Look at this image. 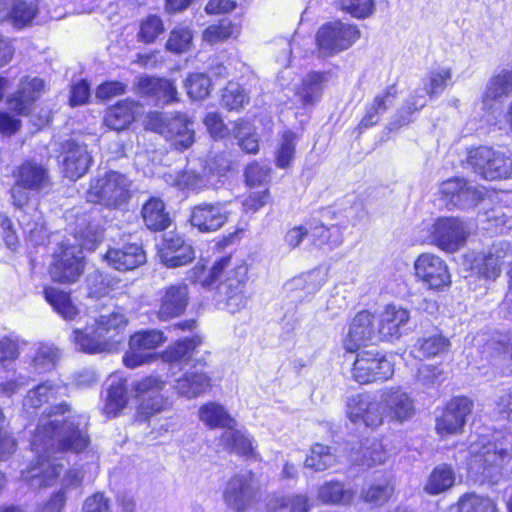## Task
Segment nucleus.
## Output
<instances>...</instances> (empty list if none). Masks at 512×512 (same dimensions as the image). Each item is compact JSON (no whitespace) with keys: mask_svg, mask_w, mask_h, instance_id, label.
<instances>
[{"mask_svg":"<svg viewBox=\"0 0 512 512\" xmlns=\"http://www.w3.org/2000/svg\"><path fill=\"white\" fill-rule=\"evenodd\" d=\"M87 426L88 417L72 415L66 402L47 407L31 440L36 457L22 471V479L32 489L52 486L65 468L57 454L85 450L90 444Z\"/></svg>","mask_w":512,"mask_h":512,"instance_id":"obj_1","label":"nucleus"},{"mask_svg":"<svg viewBox=\"0 0 512 512\" xmlns=\"http://www.w3.org/2000/svg\"><path fill=\"white\" fill-rule=\"evenodd\" d=\"M128 324L125 313L118 307L101 313L93 325L73 331L71 340L80 351L96 354L110 352L121 342V334Z\"/></svg>","mask_w":512,"mask_h":512,"instance_id":"obj_2","label":"nucleus"},{"mask_svg":"<svg viewBox=\"0 0 512 512\" xmlns=\"http://www.w3.org/2000/svg\"><path fill=\"white\" fill-rule=\"evenodd\" d=\"M470 454L469 472L479 477L481 481L497 482L504 466L512 459L509 445L498 441L496 437L492 440L483 438L479 442L472 443Z\"/></svg>","mask_w":512,"mask_h":512,"instance_id":"obj_3","label":"nucleus"},{"mask_svg":"<svg viewBox=\"0 0 512 512\" xmlns=\"http://www.w3.org/2000/svg\"><path fill=\"white\" fill-rule=\"evenodd\" d=\"M13 177L10 196L12 205L17 209H23L33 200H38V197L47 194L53 185L48 169L32 160L19 165Z\"/></svg>","mask_w":512,"mask_h":512,"instance_id":"obj_4","label":"nucleus"},{"mask_svg":"<svg viewBox=\"0 0 512 512\" xmlns=\"http://www.w3.org/2000/svg\"><path fill=\"white\" fill-rule=\"evenodd\" d=\"M452 77L453 73L451 67H433L428 72L426 79L423 82L424 88L415 90L414 93L406 100L395 119L390 121L388 129L390 131H394L411 122L412 114L426 105L427 101L425 95H428L430 98L438 97L448 86L453 84Z\"/></svg>","mask_w":512,"mask_h":512,"instance_id":"obj_5","label":"nucleus"},{"mask_svg":"<svg viewBox=\"0 0 512 512\" xmlns=\"http://www.w3.org/2000/svg\"><path fill=\"white\" fill-rule=\"evenodd\" d=\"M131 196L132 181L117 171H109L93 179L87 192L88 201L109 208H118L127 204Z\"/></svg>","mask_w":512,"mask_h":512,"instance_id":"obj_6","label":"nucleus"},{"mask_svg":"<svg viewBox=\"0 0 512 512\" xmlns=\"http://www.w3.org/2000/svg\"><path fill=\"white\" fill-rule=\"evenodd\" d=\"M146 126L164 136L177 150L188 149L194 142L193 121L185 114L175 113L164 117L153 112L148 115Z\"/></svg>","mask_w":512,"mask_h":512,"instance_id":"obj_7","label":"nucleus"},{"mask_svg":"<svg viewBox=\"0 0 512 512\" xmlns=\"http://www.w3.org/2000/svg\"><path fill=\"white\" fill-rule=\"evenodd\" d=\"M360 30L356 25L334 21L322 25L315 40L321 56L330 57L349 49L359 38Z\"/></svg>","mask_w":512,"mask_h":512,"instance_id":"obj_8","label":"nucleus"},{"mask_svg":"<svg viewBox=\"0 0 512 512\" xmlns=\"http://www.w3.org/2000/svg\"><path fill=\"white\" fill-rule=\"evenodd\" d=\"M84 255L74 244L60 243L53 255L49 273L53 281L71 284L79 280L84 272Z\"/></svg>","mask_w":512,"mask_h":512,"instance_id":"obj_9","label":"nucleus"},{"mask_svg":"<svg viewBox=\"0 0 512 512\" xmlns=\"http://www.w3.org/2000/svg\"><path fill=\"white\" fill-rule=\"evenodd\" d=\"M468 163L475 173L487 180L509 178L512 176V161L504 154L490 147L482 146L470 151Z\"/></svg>","mask_w":512,"mask_h":512,"instance_id":"obj_10","label":"nucleus"},{"mask_svg":"<svg viewBox=\"0 0 512 512\" xmlns=\"http://www.w3.org/2000/svg\"><path fill=\"white\" fill-rule=\"evenodd\" d=\"M258 495V482L251 471H246L228 480L223 499L232 510L244 512L257 500Z\"/></svg>","mask_w":512,"mask_h":512,"instance_id":"obj_11","label":"nucleus"},{"mask_svg":"<svg viewBox=\"0 0 512 512\" xmlns=\"http://www.w3.org/2000/svg\"><path fill=\"white\" fill-rule=\"evenodd\" d=\"M394 373L393 364L382 353L372 349L357 354L352 376L360 384L385 381Z\"/></svg>","mask_w":512,"mask_h":512,"instance_id":"obj_12","label":"nucleus"},{"mask_svg":"<svg viewBox=\"0 0 512 512\" xmlns=\"http://www.w3.org/2000/svg\"><path fill=\"white\" fill-rule=\"evenodd\" d=\"M247 266L238 264L229 270L226 279L217 287L218 302H223L230 313H236L245 308L248 303L246 293Z\"/></svg>","mask_w":512,"mask_h":512,"instance_id":"obj_13","label":"nucleus"},{"mask_svg":"<svg viewBox=\"0 0 512 512\" xmlns=\"http://www.w3.org/2000/svg\"><path fill=\"white\" fill-rule=\"evenodd\" d=\"M469 234L464 222L455 217L438 218L431 227V242L447 252H455L466 242Z\"/></svg>","mask_w":512,"mask_h":512,"instance_id":"obj_14","label":"nucleus"},{"mask_svg":"<svg viewBox=\"0 0 512 512\" xmlns=\"http://www.w3.org/2000/svg\"><path fill=\"white\" fill-rule=\"evenodd\" d=\"M347 415L354 424L371 428L381 426L386 417L381 396L377 400L368 394L352 396L347 402Z\"/></svg>","mask_w":512,"mask_h":512,"instance_id":"obj_15","label":"nucleus"},{"mask_svg":"<svg viewBox=\"0 0 512 512\" xmlns=\"http://www.w3.org/2000/svg\"><path fill=\"white\" fill-rule=\"evenodd\" d=\"M166 338L160 330H141L130 337L129 350L123 357L124 364L136 368L152 359V350L156 349Z\"/></svg>","mask_w":512,"mask_h":512,"instance_id":"obj_16","label":"nucleus"},{"mask_svg":"<svg viewBox=\"0 0 512 512\" xmlns=\"http://www.w3.org/2000/svg\"><path fill=\"white\" fill-rule=\"evenodd\" d=\"M386 418L402 424L411 420L416 414L413 397L401 387H387L380 391Z\"/></svg>","mask_w":512,"mask_h":512,"instance_id":"obj_17","label":"nucleus"},{"mask_svg":"<svg viewBox=\"0 0 512 512\" xmlns=\"http://www.w3.org/2000/svg\"><path fill=\"white\" fill-rule=\"evenodd\" d=\"M473 411V402L468 397H455L451 399L441 416L436 419V432L440 436L460 433Z\"/></svg>","mask_w":512,"mask_h":512,"instance_id":"obj_18","label":"nucleus"},{"mask_svg":"<svg viewBox=\"0 0 512 512\" xmlns=\"http://www.w3.org/2000/svg\"><path fill=\"white\" fill-rule=\"evenodd\" d=\"M228 202H202L191 209L190 223L200 232L210 233L222 228L228 221Z\"/></svg>","mask_w":512,"mask_h":512,"instance_id":"obj_19","label":"nucleus"},{"mask_svg":"<svg viewBox=\"0 0 512 512\" xmlns=\"http://www.w3.org/2000/svg\"><path fill=\"white\" fill-rule=\"evenodd\" d=\"M415 274L430 289H442L449 286L451 276L445 261L437 255L423 253L414 264Z\"/></svg>","mask_w":512,"mask_h":512,"instance_id":"obj_20","label":"nucleus"},{"mask_svg":"<svg viewBox=\"0 0 512 512\" xmlns=\"http://www.w3.org/2000/svg\"><path fill=\"white\" fill-rule=\"evenodd\" d=\"M378 327L375 325L374 316L366 311L358 312L353 318L346 338L343 341L347 352H355L366 343L380 342Z\"/></svg>","mask_w":512,"mask_h":512,"instance_id":"obj_21","label":"nucleus"},{"mask_svg":"<svg viewBox=\"0 0 512 512\" xmlns=\"http://www.w3.org/2000/svg\"><path fill=\"white\" fill-rule=\"evenodd\" d=\"M165 383L156 376H148L135 385L137 396L141 399L140 410L147 417L166 410L170 403L161 394Z\"/></svg>","mask_w":512,"mask_h":512,"instance_id":"obj_22","label":"nucleus"},{"mask_svg":"<svg viewBox=\"0 0 512 512\" xmlns=\"http://www.w3.org/2000/svg\"><path fill=\"white\" fill-rule=\"evenodd\" d=\"M135 89L156 105H167L178 101V92L174 83L165 78L144 75L137 79Z\"/></svg>","mask_w":512,"mask_h":512,"instance_id":"obj_23","label":"nucleus"},{"mask_svg":"<svg viewBox=\"0 0 512 512\" xmlns=\"http://www.w3.org/2000/svg\"><path fill=\"white\" fill-rule=\"evenodd\" d=\"M512 255L508 242L494 243L487 253L478 254L471 263V269L480 277L495 280L501 273L504 259Z\"/></svg>","mask_w":512,"mask_h":512,"instance_id":"obj_24","label":"nucleus"},{"mask_svg":"<svg viewBox=\"0 0 512 512\" xmlns=\"http://www.w3.org/2000/svg\"><path fill=\"white\" fill-rule=\"evenodd\" d=\"M62 166L65 177L77 180L89 169L92 157L87 147L74 139H67L62 144Z\"/></svg>","mask_w":512,"mask_h":512,"instance_id":"obj_25","label":"nucleus"},{"mask_svg":"<svg viewBox=\"0 0 512 512\" xmlns=\"http://www.w3.org/2000/svg\"><path fill=\"white\" fill-rule=\"evenodd\" d=\"M44 86V81L38 77L22 78L17 91L7 98L9 109L17 115H27L32 104L42 95Z\"/></svg>","mask_w":512,"mask_h":512,"instance_id":"obj_26","label":"nucleus"},{"mask_svg":"<svg viewBox=\"0 0 512 512\" xmlns=\"http://www.w3.org/2000/svg\"><path fill=\"white\" fill-rule=\"evenodd\" d=\"M409 319L410 313L407 309L397 305H387L379 314L377 321L381 341L398 340Z\"/></svg>","mask_w":512,"mask_h":512,"instance_id":"obj_27","label":"nucleus"},{"mask_svg":"<svg viewBox=\"0 0 512 512\" xmlns=\"http://www.w3.org/2000/svg\"><path fill=\"white\" fill-rule=\"evenodd\" d=\"M189 301L188 286L184 283L170 285L163 289L157 311L160 320L167 321L184 313Z\"/></svg>","mask_w":512,"mask_h":512,"instance_id":"obj_28","label":"nucleus"},{"mask_svg":"<svg viewBox=\"0 0 512 512\" xmlns=\"http://www.w3.org/2000/svg\"><path fill=\"white\" fill-rule=\"evenodd\" d=\"M197 365L205 366L206 363L197 360L181 377L175 379L174 389L188 399L200 396L210 386V377L198 369Z\"/></svg>","mask_w":512,"mask_h":512,"instance_id":"obj_29","label":"nucleus"},{"mask_svg":"<svg viewBox=\"0 0 512 512\" xmlns=\"http://www.w3.org/2000/svg\"><path fill=\"white\" fill-rule=\"evenodd\" d=\"M105 259L116 270L127 271L143 265L146 262V254L140 245L130 243L121 248L109 249Z\"/></svg>","mask_w":512,"mask_h":512,"instance_id":"obj_30","label":"nucleus"},{"mask_svg":"<svg viewBox=\"0 0 512 512\" xmlns=\"http://www.w3.org/2000/svg\"><path fill=\"white\" fill-rule=\"evenodd\" d=\"M66 392V387L60 382L47 380L30 389L23 400V409L32 414L42 405L49 403Z\"/></svg>","mask_w":512,"mask_h":512,"instance_id":"obj_31","label":"nucleus"},{"mask_svg":"<svg viewBox=\"0 0 512 512\" xmlns=\"http://www.w3.org/2000/svg\"><path fill=\"white\" fill-rule=\"evenodd\" d=\"M328 72L312 71L306 74L296 88L295 95L303 106L314 105L320 101L326 83Z\"/></svg>","mask_w":512,"mask_h":512,"instance_id":"obj_32","label":"nucleus"},{"mask_svg":"<svg viewBox=\"0 0 512 512\" xmlns=\"http://www.w3.org/2000/svg\"><path fill=\"white\" fill-rule=\"evenodd\" d=\"M82 482V474L77 469L68 470L62 480L60 489L52 494L50 499L42 505L36 512H61L64 508L67 498L76 491Z\"/></svg>","mask_w":512,"mask_h":512,"instance_id":"obj_33","label":"nucleus"},{"mask_svg":"<svg viewBox=\"0 0 512 512\" xmlns=\"http://www.w3.org/2000/svg\"><path fill=\"white\" fill-rule=\"evenodd\" d=\"M69 231L74 235L81 250L93 251L102 241L100 226L86 215L78 217L74 225L70 224Z\"/></svg>","mask_w":512,"mask_h":512,"instance_id":"obj_34","label":"nucleus"},{"mask_svg":"<svg viewBox=\"0 0 512 512\" xmlns=\"http://www.w3.org/2000/svg\"><path fill=\"white\" fill-rule=\"evenodd\" d=\"M127 381L119 376H110L103 405V413L108 417L117 416L127 405Z\"/></svg>","mask_w":512,"mask_h":512,"instance_id":"obj_35","label":"nucleus"},{"mask_svg":"<svg viewBox=\"0 0 512 512\" xmlns=\"http://www.w3.org/2000/svg\"><path fill=\"white\" fill-rule=\"evenodd\" d=\"M326 272L322 269H314L299 277L293 278L286 284V289L295 293L300 301L315 294L327 280Z\"/></svg>","mask_w":512,"mask_h":512,"instance_id":"obj_36","label":"nucleus"},{"mask_svg":"<svg viewBox=\"0 0 512 512\" xmlns=\"http://www.w3.org/2000/svg\"><path fill=\"white\" fill-rule=\"evenodd\" d=\"M201 344L198 336L184 338L168 346L162 354L165 362L169 363L170 370L178 367L181 370L192 360V355L197 346Z\"/></svg>","mask_w":512,"mask_h":512,"instance_id":"obj_37","label":"nucleus"},{"mask_svg":"<svg viewBox=\"0 0 512 512\" xmlns=\"http://www.w3.org/2000/svg\"><path fill=\"white\" fill-rule=\"evenodd\" d=\"M139 110L140 105L136 101L129 99L119 101L106 111L104 122L112 130H124L132 123Z\"/></svg>","mask_w":512,"mask_h":512,"instance_id":"obj_38","label":"nucleus"},{"mask_svg":"<svg viewBox=\"0 0 512 512\" xmlns=\"http://www.w3.org/2000/svg\"><path fill=\"white\" fill-rule=\"evenodd\" d=\"M43 293L53 310L65 321H73L80 315L81 310L69 292L55 287H46Z\"/></svg>","mask_w":512,"mask_h":512,"instance_id":"obj_39","label":"nucleus"},{"mask_svg":"<svg viewBox=\"0 0 512 512\" xmlns=\"http://www.w3.org/2000/svg\"><path fill=\"white\" fill-rule=\"evenodd\" d=\"M141 215L145 226L151 231H163L171 224L165 204L158 197H151L144 203Z\"/></svg>","mask_w":512,"mask_h":512,"instance_id":"obj_40","label":"nucleus"},{"mask_svg":"<svg viewBox=\"0 0 512 512\" xmlns=\"http://www.w3.org/2000/svg\"><path fill=\"white\" fill-rule=\"evenodd\" d=\"M473 345L480 349L486 358L503 355L504 359H512V333L501 336L498 340L489 339L485 333H481L473 338Z\"/></svg>","mask_w":512,"mask_h":512,"instance_id":"obj_41","label":"nucleus"},{"mask_svg":"<svg viewBox=\"0 0 512 512\" xmlns=\"http://www.w3.org/2000/svg\"><path fill=\"white\" fill-rule=\"evenodd\" d=\"M306 496L301 494H274L266 503V512H308Z\"/></svg>","mask_w":512,"mask_h":512,"instance_id":"obj_42","label":"nucleus"},{"mask_svg":"<svg viewBox=\"0 0 512 512\" xmlns=\"http://www.w3.org/2000/svg\"><path fill=\"white\" fill-rule=\"evenodd\" d=\"M512 92V68H504L495 74L488 82L483 95V102L502 100Z\"/></svg>","mask_w":512,"mask_h":512,"instance_id":"obj_43","label":"nucleus"},{"mask_svg":"<svg viewBox=\"0 0 512 512\" xmlns=\"http://www.w3.org/2000/svg\"><path fill=\"white\" fill-rule=\"evenodd\" d=\"M456 480L455 471L448 464H439L428 477L424 490L430 495H437L450 489Z\"/></svg>","mask_w":512,"mask_h":512,"instance_id":"obj_44","label":"nucleus"},{"mask_svg":"<svg viewBox=\"0 0 512 512\" xmlns=\"http://www.w3.org/2000/svg\"><path fill=\"white\" fill-rule=\"evenodd\" d=\"M337 462L338 456L332 447L316 443L311 447L310 453L307 455L304 464L307 468L316 472H321L334 467Z\"/></svg>","mask_w":512,"mask_h":512,"instance_id":"obj_45","label":"nucleus"},{"mask_svg":"<svg viewBox=\"0 0 512 512\" xmlns=\"http://www.w3.org/2000/svg\"><path fill=\"white\" fill-rule=\"evenodd\" d=\"M220 443L227 449L245 457H256L252 440L236 426L225 430L220 438Z\"/></svg>","mask_w":512,"mask_h":512,"instance_id":"obj_46","label":"nucleus"},{"mask_svg":"<svg viewBox=\"0 0 512 512\" xmlns=\"http://www.w3.org/2000/svg\"><path fill=\"white\" fill-rule=\"evenodd\" d=\"M4 5L9 7L8 17L11 24L18 29L30 25L38 13L35 4L23 0H4Z\"/></svg>","mask_w":512,"mask_h":512,"instance_id":"obj_47","label":"nucleus"},{"mask_svg":"<svg viewBox=\"0 0 512 512\" xmlns=\"http://www.w3.org/2000/svg\"><path fill=\"white\" fill-rule=\"evenodd\" d=\"M199 418L210 428L222 427L230 429L237 426V422L224 409L223 406L215 402L203 405L199 409Z\"/></svg>","mask_w":512,"mask_h":512,"instance_id":"obj_48","label":"nucleus"},{"mask_svg":"<svg viewBox=\"0 0 512 512\" xmlns=\"http://www.w3.org/2000/svg\"><path fill=\"white\" fill-rule=\"evenodd\" d=\"M387 451L381 441L377 439H367L361 446L359 452L355 454L353 460L361 466L372 467L385 462Z\"/></svg>","mask_w":512,"mask_h":512,"instance_id":"obj_49","label":"nucleus"},{"mask_svg":"<svg viewBox=\"0 0 512 512\" xmlns=\"http://www.w3.org/2000/svg\"><path fill=\"white\" fill-rule=\"evenodd\" d=\"M310 240L317 247L333 249L343 241L342 231L339 226L310 225Z\"/></svg>","mask_w":512,"mask_h":512,"instance_id":"obj_50","label":"nucleus"},{"mask_svg":"<svg viewBox=\"0 0 512 512\" xmlns=\"http://www.w3.org/2000/svg\"><path fill=\"white\" fill-rule=\"evenodd\" d=\"M450 347L448 338L441 334L429 335L417 340L414 350L418 357L430 358L446 353Z\"/></svg>","mask_w":512,"mask_h":512,"instance_id":"obj_51","label":"nucleus"},{"mask_svg":"<svg viewBox=\"0 0 512 512\" xmlns=\"http://www.w3.org/2000/svg\"><path fill=\"white\" fill-rule=\"evenodd\" d=\"M240 33V26L228 19H222L217 24L207 27L202 35L205 42L215 44L230 37H236Z\"/></svg>","mask_w":512,"mask_h":512,"instance_id":"obj_52","label":"nucleus"},{"mask_svg":"<svg viewBox=\"0 0 512 512\" xmlns=\"http://www.w3.org/2000/svg\"><path fill=\"white\" fill-rule=\"evenodd\" d=\"M59 358V351L52 345H41L32 360V367L36 374H43L54 369Z\"/></svg>","mask_w":512,"mask_h":512,"instance_id":"obj_53","label":"nucleus"},{"mask_svg":"<svg viewBox=\"0 0 512 512\" xmlns=\"http://www.w3.org/2000/svg\"><path fill=\"white\" fill-rule=\"evenodd\" d=\"M297 136L292 131H285L279 142V146L275 153L276 165L279 168H287L291 165L296 146Z\"/></svg>","mask_w":512,"mask_h":512,"instance_id":"obj_54","label":"nucleus"},{"mask_svg":"<svg viewBox=\"0 0 512 512\" xmlns=\"http://www.w3.org/2000/svg\"><path fill=\"white\" fill-rule=\"evenodd\" d=\"M353 497L354 493L340 482H328L319 489V498L325 503L348 504Z\"/></svg>","mask_w":512,"mask_h":512,"instance_id":"obj_55","label":"nucleus"},{"mask_svg":"<svg viewBox=\"0 0 512 512\" xmlns=\"http://www.w3.org/2000/svg\"><path fill=\"white\" fill-rule=\"evenodd\" d=\"M458 510L459 512H498L490 498L475 493L461 497L458 501Z\"/></svg>","mask_w":512,"mask_h":512,"instance_id":"obj_56","label":"nucleus"},{"mask_svg":"<svg viewBox=\"0 0 512 512\" xmlns=\"http://www.w3.org/2000/svg\"><path fill=\"white\" fill-rule=\"evenodd\" d=\"M221 103L229 110H238L249 103V96L238 83L229 82L222 90Z\"/></svg>","mask_w":512,"mask_h":512,"instance_id":"obj_57","label":"nucleus"},{"mask_svg":"<svg viewBox=\"0 0 512 512\" xmlns=\"http://www.w3.org/2000/svg\"><path fill=\"white\" fill-rule=\"evenodd\" d=\"M252 128L248 121L236 122L233 128V136L238 140L242 150L247 153H256L259 149L257 136L251 132Z\"/></svg>","mask_w":512,"mask_h":512,"instance_id":"obj_58","label":"nucleus"},{"mask_svg":"<svg viewBox=\"0 0 512 512\" xmlns=\"http://www.w3.org/2000/svg\"><path fill=\"white\" fill-rule=\"evenodd\" d=\"M416 381L425 388H434L443 383L445 373L440 365H421L416 372Z\"/></svg>","mask_w":512,"mask_h":512,"instance_id":"obj_59","label":"nucleus"},{"mask_svg":"<svg viewBox=\"0 0 512 512\" xmlns=\"http://www.w3.org/2000/svg\"><path fill=\"white\" fill-rule=\"evenodd\" d=\"M185 88L191 99H205L211 88V80L204 73H192L185 80Z\"/></svg>","mask_w":512,"mask_h":512,"instance_id":"obj_60","label":"nucleus"},{"mask_svg":"<svg viewBox=\"0 0 512 512\" xmlns=\"http://www.w3.org/2000/svg\"><path fill=\"white\" fill-rule=\"evenodd\" d=\"M192 38V31L188 27H176L170 32L166 48L174 53L185 52L190 48Z\"/></svg>","mask_w":512,"mask_h":512,"instance_id":"obj_61","label":"nucleus"},{"mask_svg":"<svg viewBox=\"0 0 512 512\" xmlns=\"http://www.w3.org/2000/svg\"><path fill=\"white\" fill-rule=\"evenodd\" d=\"M164 32V25L160 17L149 15L140 23L138 38L144 43H153Z\"/></svg>","mask_w":512,"mask_h":512,"instance_id":"obj_62","label":"nucleus"},{"mask_svg":"<svg viewBox=\"0 0 512 512\" xmlns=\"http://www.w3.org/2000/svg\"><path fill=\"white\" fill-rule=\"evenodd\" d=\"M393 493V486L384 481L381 484L371 485L367 490H363L361 495L365 502L375 505L385 503Z\"/></svg>","mask_w":512,"mask_h":512,"instance_id":"obj_63","label":"nucleus"},{"mask_svg":"<svg viewBox=\"0 0 512 512\" xmlns=\"http://www.w3.org/2000/svg\"><path fill=\"white\" fill-rule=\"evenodd\" d=\"M340 7L355 18H367L372 15L375 4L373 0H340Z\"/></svg>","mask_w":512,"mask_h":512,"instance_id":"obj_64","label":"nucleus"}]
</instances>
